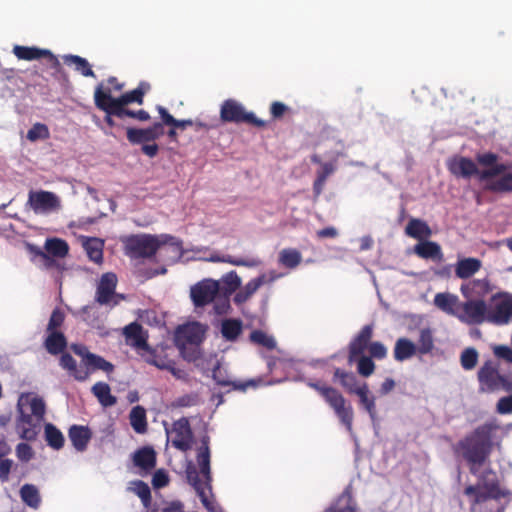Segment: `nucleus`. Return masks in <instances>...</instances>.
<instances>
[{
  "instance_id": "14",
  "label": "nucleus",
  "mask_w": 512,
  "mask_h": 512,
  "mask_svg": "<svg viewBox=\"0 0 512 512\" xmlns=\"http://www.w3.org/2000/svg\"><path fill=\"white\" fill-rule=\"evenodd\" d=\"M373 330L372 324L364 325L350 341L348 345V362L350 364L354 363L361 355H364L365 350L369 348L373 337Z\"/></svg>"
},
{
  "instance_id": "35",
  "label": "nucleus",
  "mask_w": 512,
  "mask_h": 512,
  "mask_svg": "<svg viewBox=\"0 0 512 512\" xmlns=\"http://www.w3.org/2000/svg\"><path fill=\"white\" fill-rule=\"evenodd\" d=\"M44 346L48 353L58 355L66 348L67 341L62 332L52 331L45 339Z\"/></svg>"
},
{
  "instance_id": "30",
  "label": "nucleus",
  "mask_w": 512,
  "mask_h": 512,
  "mask_svg": "<svg viewBox=\"0 0 512 512\" xmlns=\"http://www.w3.org/2000/svg\"><path fill=\"white\" fill-rule=\"evenodd\" d=\"M208 261L215 262V263H217V262L229 263L234 266H243V267H249V268L257 267L261 264L260 259L255 258V257L244 259V258H235L231 255L220 256L218 254L211 255L208 258Z\"/></svg>"
},
{
  "instance_id": "45",
  "label": "nucleus",
  "mask_w": 512,
  "mask_h": 512,
  "mask_svg": "<svg viewBox=\"0 0 512 512\" xmlns=\"http://www.w3.org/2000/svg\"><path fill=\"white\" fill-rule=\"evenodd\" d=\"M324 512H356L355 503L351 494L348 492L342 493Z\"/></svg>"
},
{
  "instance_id": "59",
  "label": "nucleus",
  "mask_w": 512,
  "mask_h": 512,
  "mask_svg": "<svg viewBox=\"0 0 512 512\" xmlns=\"http://www.w3.org/2000/svg\"><path fill=\"white\" fill-rule=\"evenodd\" d=\"M16 456L22 462L30 461L34 456V451L32 447L24 442L19 443L16 446Z\"/></svg>"
},
{
  "instance_id": "63",
  "label": "nucleus",
  "mask_w": 512,
  "mask_h": 512,
  "mask_svg": "<svg viewBox=\"0 0 512 512\" xmlns=\"http://www.w3.org/2000/svg\"><path fill=\"white\" fill-rule=\"evenodd\" d=\"M494 355L498 358L504 359L512 363V348L506 345H498L493 349Z\"/></svg>"
},
{
  "instance_id": "17",
  "label": "nucleus",
  "mask_w": 512,
  "mask_h": 512,
  "mask_svg": "<svg viewBox=\"0 0 512 512\" xmlns=\"http://www.w3.org/2000/svg\"><path fill=\"white\" fill-rule=\"evenodd\" d=\"M94 103L95 106L105 112L104 121L110 127L115 126V121L113 120L114 111L113 101L110 89H105L102 84H99L94 91Z\"/></svg>"
},
{
  "instance_id": "25",
  "label": "nucleus",
  "mask_w": 512,
  "mask_h": 512,
  "mask_svg": "<svg viewBox=\"0 0 512 512\" xmlns=\"http://www.w3.org/2000/svg\"><path fill=\"white\" fill-rule=\"evenodd\" d=\"M333 381H338L341 387L349 394H355L360 387L356 375L341 368H335Z\"/></svg>"
},
{
  "instance_id": "41",
  "label": "nucleus",
  "mask_w": 512,
  "mask_h": 512,
  "mask_svg": "<svg viewBox=\"0 0 512 512\" xmlns=\"http://www.w3.org/2000/svg\"><path fill=\"white\" fill-rule=\"evenodd\" d=\"M84 365L86 366L84 371H89V374L96 370H102L106 373L114 371V365L111 362L94 353L87 356V362Z\"/></svg>"
},
{
  "instance_id": "23",
  "label": "nucleus",
  "mask_w": 512,
  "mask_h": 512,
  "mask_svg": "<svg viewBox=\"0 0 512 512\" xmlns=\"http://www.w3.org/2000/svg\"><path fill=\"white\" fill-rule=\"evenodd\" d=\"M414 252L422 259H431L437 262L443 260V253L440 245L433 241L419 242L414 246Z\"/></svg>"
},
{
  "instance_id": "34",
  "label": "nucleus",
  "mask_w": 512,
  "mask_h": 512,
  "mask_svg": "<svg viewBox=\"0 0 512 512\" xmlns=\"http://www.w3.org/2000/svg\"><path fill=\"white\" fill-rule=\"evenodd\" d=\"M83 247L91 261L96 264H101L103 262V240L95 237L86 238L83 242Z\"/></svg>"
},
{
  "instance_id": "27",
  "label": "nucleus",
  "mask_w": 512,
  "mask_h": 512,
  "mask_svg": "<svg viewBox=\"0 0 512 512\" xmlns=\"http://www.w3.org/2000/svg\"><path fill=\"white\" fill-rule=\"evenodd\" d=\"M133 461L137 467L150 471L156 465L155 451L150 447L141 448L134 453Z\"/></svg>"
},
{
  "instance_id": "49",
  "label": "nucleus",
  "mask_w": 512,
  "mask_h": 512,
  "mask_svg": "<svg viewBox=\"0 0 512 512\" xmlns=\"http://www.w3.org/2000/svg\"><path fill=\"white\" fill-rule=\"evenodd\" d=\"M130 488L142 501L145 508H149L152 501L151 490L147 483L142 480H136L131 483Z\"/></svg>"
},
{
  "instance_id": "10",
  "label": "nucleus",
  "mask_w": 512,
  "mask_h": 512,
  "mask_svg": "<svg viewBox=\"0 0 512 512\" xmlns=\"http://www.w3.org/2000/svg\"><path fill=\"white\" fill-rule=\"evenodd\" d=\"M118 279L115 273H104L97 285L95 301L100 305L115 307L125 299L123 294L116 293Z\"/></svg>"
},
{
  "instance_id": "26",
  "label": "nucleus",
  "mask_w": 512,
  "mask_h": 512,
  "mask_svg": "<svg viewBox=\"0 0 512 512\" xmlns=\"http://www.w3.org/2000/svg\"><path fill=\"white\" fill-rule=\"evenodd\" d=\"M509 169L499 174L498 178L491 180L485 189L494 193H512V172Z\"/></svg>"
},
{
  "instance_id": "51",
  "label": "nucleus",
  "mask_w": 512,
  "mask_h": 512,
  "mask_svg": "<svg viewBox=\"0 0 512 512\" xmlns=\"http://www.w3.org/2000/svg\"><path fill=\"white\" fill-rule=\"evenodd\" d=\"M141 358L148 364L157 367L160 370H166L170 368V362L165 359L159 357L156 353V350L150 347L144 353H142Z\"/></svg>"
},
{
  "instance_id": "44",
  "label": "nucleus",
  "mask_w": 512,
  "mask_h": 512,
  "mask_svg": "<svg viewBox=\"0 0 512 512\" xmlns=\"http://www.w3.org/2000/svg\"><path fill=\"white\" fill-rule=\"evenodd\" d=\"M181 356L188 362H197L202 357L200 344H192L184 341H176Z\"/></svg>"
},
{
  "instance_id": "58",
  "label": "nucleus",
  "mask_w": 512,
  "mask_h": 512,
  "mask_svg": "<svg viewBox=\"0 0 512 512\" xmlns=\"http://www.w3.org/2000/svg\"><path fill=\"white\" fill-rule=\"evenodd\" d=\"M368 351L372 359L382 360L387 356V348L379 341L371 342Z\"/></svg>"
},
{
  "instance_id": "1",
  "label": "nucleus",
  "mask_w": 512,
  "mask_h": 512,
  "mask_svg": "<svg viewBox=\"0 0 512 512\" xmlns=\"http://www.w3.org/2000/svg\"><path fill=\"white\" fill-rule=\"evenodd\" d=\"M497 428L495 423L486 422L476 427L456 446V452L466 462L470 474L477 478L475 484H469L464 489V495L469 498L471 507L490 499L498 500L506 495L501 488L497 473L490 466L480 472L482 466L490 465V455L494 445L493 432Z\"/></svg>"
},
{
  "instance_id": "16",
  "label": "nucleus",
  "mask_w": 512,
  "mask_h": 512,
  "mask_svg": "<svg viewBox=\"0 0 512 512\" xmlns=\"http://www.w3.org/2000/svg\"><path fill=\"white\" fill-rule=\"evenodd\" d=\"M512 321V296L502 298L488 309V323L502 326Z\"/></svg>"
},
{
  "instance_id": "9",
  "label": "nucleus",
  "mask_w": 512,
  "mask_h": 512,
  "mask_svg": "<svg viewBox=\"0 0 512 512\" xmlns=\"http://www.w3.org/2000/svg\"><path fill=\"white\" fill-rule=\"evenodd\" d=\"M478 381L482 391L512 392V380L499 373L497 366L491 361H486L478 370Z\"/></svg>"
},
{
  "instance_id": "42",
  "label": "nucleus",
  "mask_w": 512,
  "mask_h": 512,
  "mask_svg": "<svg viewBox=\"0 0 512 512\" xmlns=\"http://www.w3.org/2000/svg\"><path fill=\"white\" fill-rule=\"evenodd\" d=\"M126 134L127 140L133 145L155 141V135L149 128H128Z\"/></svg>"
},
{
  "instance_id": "54",
  "label": "nucleus",
  "mask_w": 512,
  "mask_h": 512,
  "mask_svg": "<svg viewBox=\"0 0 512 512\" xmlns=\"http://www.w3.org/2000/svg\"><path fill=\"white\" fill-rule=\"evenodd\" d=\"M355 362L357 363V372L360 376L367 378L374 373L376 366L371 357L361 355Z\"/></svg>"
},
{
  "instance_id": "48",
  "label": "nucleus",
  "mask_w": 512,
  "mask_h": 512,
  "mask_svg": "<svg viewBox=\"0 0 512 512\" xmlns=\"http://www.w3.org/2000/svg\"><path fill=\"white\" fill-rule=\"evenodd\" d=\"M302 260L301 253L293 248L283 249L279 253V263L289 269L296 268Z\"/></svg>"
},
{
  "instance_id": "52",
  "label": "nucleus",
  "mask_w": 512,
  "mask_h": 512,
  "mask_svg": "<svg viewBox=\"0 0 512 512\" xmlns=\"http://www.w3.org/2000/svg\"><path fill=\"white\" fill-rule=\"evenodd\" d=\"M26 137L30 142L47 140L50 138V131L46 124L37 122L28 130Z\"/></svg>"
},
{
  "instance_id": "24",
  "label": "nucleus",
  "mask_w": 512,
  "mask_h": 512,
  "mask_svg": "<svg viewBox=\"0 0 512 512\" xmlns=\"http://www.w3.org/2000/svg\"><path fill=\"white\" fill-rule=\"evenodd\" d=\"M460 303L458 297L450 293H437L434 304L441 311L457 318Z\"/></svg>"
},
{
  "instance_id": "47",
  "label": "nucleus",
  "mask_w": 512,
  "mask_h": 512,
  "mask_svg": "<svg viewBox=\"0 0 512 512\" xmlns=\"http://www.w3.org/2000/svg\"><path fill=\"white\" fill-rule=\"evenodd\" d=\"M157 110L159 112V115L161 117V120L165 125L172 126L176 129L185 130L187 127H191L194 125L193 120L191 119H184V120H178L175 119L167 110L166 108L162 106H158Z\"/></svg>"
},
{
  "instance_id": "3",
  "label": "nucleus",
  "mask_w": 512,
  "mask_h": 512,
  "mask_svg": "<svg viewBox=\"0 0 512 512\" xmlns=\"http://www.w3.org/2000/svg\"><path fill=\"white\" fill-rule=\"evenodd\" d=\"M16 431L19 438L35 441L44 421L46 405L44 400L31 394H22L17 403Z\"/></svg>"
},
{
  "instance_id": "40",
  "label": "nucleus",
  "mask_w": 512,
  "mask_h": 512,
  "mask_svg": "<svg viewBox=\"0 0 512 512\" xmlns=\"http://www.w3.org/2000/svg\"><path fill=\"white\" fill-rule=\"evenodd\" d=\"M130 424L135 432L143 434L147 431L146 411L142 406H135L129 414Z\"/></svg>"
},
{
  "instance_id": "50",
  "label": "nucleus",
  "mask_w": 512,
  "mask_h": 512,
  "mask_svg": "<svg viewBox=\"0 0 512 512\" xmlns=\"http://www.w3.org/2000/svg\"><path fill=\"white\" fill-rule=\"evenodd\" d=\"M250 341L266 349L272 350L276 347L275 339L262 330H253L250 333Z\"/></svg>"
},
{
  "instance_id": "29",
  "label": "nucleus",
  "mask_w": 512,
  "mask_h": 512,
  "mask_svg": "<svg viewBox=\"0 0 512 512\" xmlns=\"http://www.w3.org/2000/svg\"><path fill=\"white\" fill-rule=\"evenodd\" d=\"M60 365L78 381H85L89 377V371H84L83 368L78 367L76 360L69 353L61 355Z\"/></svg>"
},
{
  "instance_id": "33",
  "label": "nucleus",
  "mask_w": 512,
  "mask_h": 512,
  "mask_svg": "<svg viewBox=\"0 0 512 512\" xmlns=\"http://www.w3.org/2000/svg\"><path fill=\"white\" fill-rule=\"evenodd\" d=\"M481 268V261L476 258H464L459 260L456 268L455 274L460 279H467L474 275Z\"/></svg>"
},
{
  "instance_id": "37",
  "label": "nucleus",
  "mask_w": 512,
  "mask_h": 512,
  "mask_svg": "<svg viewBox=\"0 0 512 512\" xmlns=\"http://www.w3.org/2000/svg\"><path fill=\"white\" fill-rule=\"evenodd\" d=\"M63 61L68 66L74 65L75 70L78 71L84 77H96L94 71L91 68L90 63L87 61V59L81 56L72 54L64 55Z\"/></svg>"
},
{
  "instance_id": "13",
  "label": "nucleus",
  "mask_w": 512,
  "mask_h": 512,
  "mask_svg": "<svg viewBox=\"0 0 512 512\" xmlns=\"http://www.w3.org/2000/svg\"><path fill=\"white\" fill-rule=\"evenodd\" d=\"M219 291L218 281L204 279L191 288V299L196 307H204L215 300Z\"/></svg>"
},
{
  "instance_id": "32",
  "label": "nucleus",
  "mask_w": 512,
  "mask_h": 512,
  "mask_svg": "<svg viewBox=\"0 0 512 512\" xmlns=\"http://www.w3.org/2000/svg\"><path fill=\"white\" fill-rule=\"evenodd\" d=\"M417 352L416 345L407 338H399L394 346V359L402 362L414 356Z\"/></svg>"
},
{
  "instance_id": "61",
  "label": "nucleus",
  "mask_w": 512,
  "mask_h": 512,
  "mask_svg": "<svg viewBox=\"0 0 512 512\" xmlns=\"http://www.w3.org/2000/svg\"><path fill=\"white\" fill-rule=\"evenodd\" d=\"M199 403V397L195 393L180 396L175 401L177 407H192Z\"/></svg>"
},
{
  "instance_id": "22",
  "label": "nucleus",
  "mask_w": 512,
  "mask_h": 512,
  "mask_svg": "<svg viewBox=\"0 0 512 512\" xmlns=\"http://www.w3.org/2000/svg\"><path fill=\"white\" fill-rule=\"evenodd\" d=\"M355 395L358 396L361 407L369 414L371 420L375 421L377 418L376 398L371 393L368 384L363 382Z\"/></svg>"
},
{
  "instance_id": "7",
  "label": "nucleus",
  "mask_w": 512,
  "mask_h": 512,
  "mask_svg": "<svg viewBox=\"0 0 512 512\" xmlns=\"http://www.w3.org/2000/svg\"><path fill=\"white\" fill-rule=\"evenodd\" d=\"M476 282L463 284L461 286L462 295L467 301L461 302L457 319L467 325H480L488 322V306L483 299H470L471 291L474 289Z\"/></svg>"
},
{
  "instance_id": "43",
  "label": "nucleus",
  "mask_w": 512,
  "mask_h": 512,
  "mask_svg": "<svg viewBox=\"0 0 512 512\" xmlns=\"http://www.w3.org/2000/svg\"><path fill=\"white\" fill-rule=\"evenodd\" d=\"M20 497L22 501L31 508L37 509L40 506V494L33 484H24L20 489Z\"/></svg>"
},
{
  "instance_id": "28",
  "label": "nucleus",
  "mask_w": 512,
  "mask_h": 512,
  "mask_svg": "<svg viewBox=\"0 0 512 512\" xmlns=\"http://www.w3.org/2000/svg\"><path fill=\"white\" fill-rule=\"evenodd\" d=\"M405 233L411 238L422 240L429 238L432 231L425 221L413 218L408 222Z\"/></svg>"
},
{
  "instance_id": "56",
  "label": "nucleus",
  "mask_w": 512,
  "mask_h": 512,
  "mask_svg": "<svg viewBox=\"0 0 512 512\" xmlns=\"http://www.w3.org/2000/svg\"><path fill=\"white\" fill-rule=\"evenodd\" d=\"M223 283L225 285V295H230L239 290L241 286V278L235 271H230L223 277Z\"/></svg>"
},
{
  "instance_id": "36",
  "label": "nucleus",
  "mask_w": 512,
  "mask_h": 512,
  "mask_svg": "<svg viewBox=\"0 0 512 512\" xmlns=\"http://www.w3.org/2000/svg\"><path fill=\"white\" fill-rule=\"evenodd\" d=\"M91 391L104 407L113 406L117 402L116 397L111 394L110 386L105 382L95 383L92 386Z\"/></svg>"
},
{
  "instance_id": "18",
  "label": "nucleus",
  "mask_w": 512,
  "mask_h": 512,
  "mask_svg": "<svg viewBox=\"0 0 512 512\" xmlns=\"http://www.w3.org/2000/svg\"><path fill=\"white\" fill-rule=\"evenodd\" d=\"M276 278L277 276L275 275H271L267 278L266 274H261L260 276L251 279L245 286L239 288L238 292L234 295V303L241 305L247 302L262 285L273 282Z\"/></svg>"
},
{
  "instance_id": "21",
  "label": "nucleus",
  "mask_w": 512,
  "mask_h": 512,
  "mask_svg": "<svg viewBox=\"0 0 512 512\" xmlns=\"http://www.w3.org/2000/svg\"><path fill=\"white\" fill-rule=\"evenodd\" d=\"M150 90V84L145 81H141L137 88L123 93L119 97H112L113 104H125L137 103L143 104L145 94Z\"/></svg>"
},
{
  "instance_id": "60",
  "label": "nucleus",
  "mask_w": 512,
  "mask_h": 512,
  "mask_svg": "<svg viewBox=\"0 0 512 512\" xmlns=\"http://www.w3.org/2000/svg\"><path fill=\"white\" fill-rule=\"evenodd\" d=\"M420 348L422 354L429 353L433 348V339L429 330H422L420 334Z\"/></svg>"
},
{
  "instance_id": "31",
  "label": "nucleus",
  "mask_w": 512,
  "mask_h": 512,
  "mask_svg": "<svg viewBox=\"0 0 512 512\" xmlns=\"http://www.w3.org/2000/svg\"><path fill=\"white\" fill-rule=\"evenodd\" d=\"M13 53L19 60L33 61L43 58L45 54H49V50L35 46L15 45Z\"/></svg>"
},
{
  "instance_id": "57",
  "label": "nucleus",
  "mask_w": 512,
  "mask_h": 512,
  "mask_svg": "<svg viewBox=\"0 0 512 512\" xmlns=\"http://www.w3.org/2000/svg\"><path fill=\"white\" fill-rule=\"evenodd\" d=\"M64 320H65L64 313L59 308H55L52 311V314L50 316V319H49V322L47 325V331L48 332L57 331V329L63 325Z\"/></svg>"
},
{
  "instance_id": "46",
  "label": "nucleus",
  "mask_w": 512,
  "mask_h": 512,
  "mask_svg": "<svg viewBox=\"0 0 512 512\" xmlns=\"http://www.w3.org/2000/svg\"><path fill=\"white\" fill-rule=\"evenodd\" d=\"M47 254L63 258L68 254L69 246L66 241L59 238H50L45 242Z\"/></svg>"
},
{
  "instance_id": "12",
  "label": "nucleus",
  "mask_w": 512,
  "mask_h": 512,
  "mask_svg": "<svg viewBox=\"0 0 512 512\" xmlns=\"http://www.w3.org/2000/svg\"><path fill=\"white\" fill-rule=\"evenodd\" d=\"M122 334L126 345L133 348L139 356L151 347L148 344V331L137 321L126 325L122 330Z\"/></svg>"
},
{
  "instance_id": "64",
  "label": "nucleus",
  "mask_w": 512,
  "mask_h": 512,
  "mask_svg": "<svg viewBox=\"0 0 512 512\" xmlns=\"http://www.w3.org/2000/svg\"><path fill=\"white\" fill-rule=\"evenodd\" d=\"M497 411L500 414L512 413V395L505 396L499 399L497 403Z\"/></svg>"
},
{
  "instance_id": "15",
  "label": "nucleus",
  "mask_w": 512,
  "mask_h": 512,
  "mask_svg": "<svg viewBox=\"0 0 512 512\" xmlns=\"http://www.w3.org/2000/svg\"><path fill=\"white\" fill-rule=\"evenodd\" d=\"M28 204L34 212H49L60 206L59 198L49 191H31L29 193Z\"/></svg>"
},
{
  "instance_id": "11",
  "label": "nucleus",
  "mask_w": 512,
  "mask_h": 512,
  "mask_svg": "<svg viewBox=\"0 0 512 512\" xmlns=\"http://www.w3.org/2000/svg\"><path fill=\"white\" fill-rule=\"evenodd\" d=\"M166 433L172 435V445L176 449L186 452L192 448L193 432L188 418L182 417L172 423L171 429L165 428Z\"/></svg>"
},
{
  "instance_id": "62",
  "label": "nucleus",
  "mask_w": 512,
  "mask_h": 512,
  "mask_svg": "<svg viewBox=\"0 0 512 512\" xmlns=\"http://www.w3.org/2000/svg\"><path fill=\"white\" fill-rule=\"evenodd\" d=\"M169 483V477L167 473L163 470H157L152 477V485L154 488H162L167 486Z\"/></svg>"
},
{
  "instance_id": "5",
  "label": "nucleus",
  "mask_w": 512,
  "mask_h": 512,
  "mask_svg": "<svg viewBox=\"0 0 512 512\" xmlns=\"http://www.w3.org/2000/svg\"><path fill=\"white\" fill-rule=\"evenodd\" d=\"M167 240H174L168 235L138 234L130 235L122 240L124 251L127 256L133 259L151 258Z\"/></svg>"
},
{
  "instance_id": "8",
  "label": "nucleus",
  "mask_w": 512,
  "mask_h": 512,
  "mask_svg": "<svg viewBox=\"0 0 512 512\" xmlns=\"http://www.w3.org/2000/svg\"><path fill=\"white\" fill-rule=\"evenodd\" d=\"M220 119L224 123H245L257 128H264L266 121L259 119L253 112L245 110L244 106L234 99L225 100L220 109Z\"/></svg>"
},
{
  "instance_id": "55",
  "label": "nucleus",
  "mask_w": 512,
  "mask_h": 512,
  "mask_svg": "<svg viewBox=\"0 0 512 512\" xmlns=\"http://www.w3.org/2000/svg\"><path fill=\"white\" fill-rule=\"evenodd\" d=\"M212 377L214 381L220 386H232L235 389L244 388L241 385H237L234 381L229 380L226 371L221 368L219 363H217V365L213 368Z\"/></svg>"
},
{
  "instance_id": "4",
  "label": "nucleus",
  "mask_w": 512,
  "mask_h": 512,
  "mask_svg": "<svg viewBox=\"0 0 512 512\" xmlns=\"http://www.w3.org/2000/svg\"><path fill=\"white\" fill-rule=\"evenodd\" d=\"M200 446L197 450V462L200 467V472L204 477L205 483H203L199 477V473L196 467L189 463L186 468V478L188 483L195 489L196 493L201 499L203 505L210 511H213L210 501L208 500L205 493V485L210 487L211 469H210V437L208 435L202 436L200 440Z\"/></svg>"
},
{
  "instance_id": "20",
  "label": "nucleus",
  "mask_w": 512,
  "mask_h": 512,
  "mask_svg": "<svg viewBox=\"0 0 512 512\" xmlns=\"http://www.w3.org/2000/svg\"><path fill=\"white\" fill-rule=\"evenodd\" d=\"M68 437L73 447L83 452L87 449L88 443L91 440L92 432L87 426L72 425L68 431Z\"/></svg>"
},
{
  "instance_id": "6",
  "label": "nucleus",
  "mask_w": 512,
  "mask_h": 512,
  "mask_svg": "<svg viewBox=\"0 0 512 512\" xmlns=\"http://www.w3.org/2000/svg\"><path fill=\"white\" fill-rule=\"evenodd\" d=\"M308 386L319 393L325 402L333 409L341 423L345 425L348 431L352 430L354 418L353 407L347 403V400L340 391L332 386L322 382H309Z\"/></svg>"
},
{
  "instance_id": "2",
  "label": "nucleus",
  "mask_w": 512,
  "mask_h": 512,
  "mask_svg": "<svg viewBox=\"0 0 512 512\" xmlns=\"http://www.w3.org/2000/svg\"><path fill=\"white\" fill-rule=\"evenodd\" d=\"M498 159L499 156L493 152L477 154V163L487 168L482 171L478 169L473 160L463 156L450 159L447 163V167L450 173L456 177L470 178L477 175L480 181H486L512 168V164L499 163Z\"/></svg>"
},
{
  "instance_id": "53",
  "label": "nucleus",
  "mask_w": 512,
  "mask_h": 512,
  "mask_svg": "<svg viewBox=\"0 0 512 512\" xmlns=\"http://www.w3.org/2000/svg\"><path fill=\"white\" fill-rule=\"evenodd\" d=\"M478 352L475 348H466L460 356V363L464 370H472L478 362Z\"/></svg>"
},
{
  "instance_id": "39",
  "label": "nucleus",
  "mask_w": 512,
  "mask_h": 512,
  "mask_svg": "<svg viewBox=\"0 0 512 512\" xmlns=\"http://www.w3.org/2000/svg\"><path fill=\"white\" fill-rule=\"evenodd\" d=\"M243 329L240 319H225L221 324V334L227 341H235Z\"/></svg>"
},
{
  "instance_id": "19",
  "label": "nucleus",
  "mask_w": 512,
  "mask_h": 512,
  "mask_svg": "<svg viewBox=\"0 0 512 512\" xmlns=\"http://www.w3.org/2000/svg\"><path fill=\"white\" fill-rule=\"evenodd\" d=\"M206 326L193 322L179 328L176 341H184L192 344H201L205 338Z\"/></svg>"
},
{
  "instance_id": "38",
  "label": "nucleus",
  "mask_w": 512,
  "mask_h": 512,
  "mask_svg": "<svg viewBox=\"0 0 512 512\" xmlns=\"http://www.w3.org/2000/svg\"><path fill=\"white\" fill-rule=\"evenodd\" d=\"M44 436L47 445L54 450H60L64 446V436L62 432L52 423H46L44 426Z\"/></svg>"
}]
</instances>
